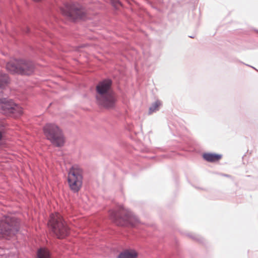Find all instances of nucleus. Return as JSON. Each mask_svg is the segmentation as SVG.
<instances>
[{"instance_id": "nucleus-11", "label": "nucleus", "mask_w": 258, "mask_h": 258, "mask_svg": "<svg viewBox=\"0 0 258 258\" xmlns=\"http://www.w3.org/2000/svg\"><path fill=\"white\" fill-rule=\"evenodd\" d=\"M138 252L132 249H126L121 252L117 258H138Z\"/></svg>"}, {"instance_id": "nucleus-7", "label": "nucleus", "mask_w": 258, "mask_h": 258, "mask_svg": "<svg viewBox=\"0 0 258 258\" xmlns=\"http://www.w3.org/2000/svg\"><path fill=\"white\" fill-rule=\"evenodd\" d=\"M82 171L77 165L73 166L68 173V181L70 188L74 192H78L82 185Z\"/></svg>"}, {"instance_id": "nucleus-12", "label": "nucleus", "mask_w": 258, "mask_h": 258, "mask_svg": "<svg viewBox=\"0 0 258 258\" xmlns=\"http://www.w3.org/2000/svg\"><path fill=\"white\" fill-rule=\"evenodd\" d=\"M9 77L5 73L0 72V88H5L9 83Z\"/></svg>"}, {"instance_id": "nucleus-9", "label": "nucleus", "mask_w": 258, "mask_h": 258, "mask_svg": "<svg viewBox=\"0 0 258 258\" xmlns=\"http://www.w3.org/2000/svg\"><path fill=\"white\" fill-rule=\"evenodd\" d=\"M66 11L67 10H66ZM70 17L74 20L83 19L85 15L86 12L82 8H80L76 6L67 7V12H66V16Z\"/></svg>"}, {"instance_id": "nucleus-2", "label": "nucleus", "mask_w": 258, "mask_h": 258, "mask_svg": "<svg viewBox=\"0 0 258 258\" xmlns=\"http://www.w3.org/2000/svg\"><path fill=\"white\" fill-rule=\"evenodd\" d=\"M6 69L13 74L29 76L34 72V65L29 60L14 59L7 62Z\"/></svg>"}, {"instance_id": "nucleus-4", "label": "nucleus", "mask_w": 258, "mask_h": 258, "mask_svg": "<svg viewBox=\"0 0 258 258\" xmlns=\"http://www.w3.org/2000/svg\"><path fill=\"white\" fill-rule=\"evenodd\" d=\"M19 221L15 217H6L0 221V238L8 239L15 235L19 229Z\"/></svg>"}, {"instance_id": "nucleus-3", "label": "nucleus", "mask_w": 258, "mask_h": 258, "mask_svg": "<svg viewBox=\"0 0 258 258\" xmlns=\"http://www.w3.org/2000/svg\"><path fill=\"white\" fill-rule=\"evenodd\" d=\"M46 139L54 146L60 147L64 143V138L61 130L53 123H47L43 127Z\"/></svg>"}, {"instance_id": "nucleus-14", "label": "nucleus", "mask_w": 258, "mask_h": 258, "mask_svg": "<svg viewBox=\"0 0 258 258\" xmlns=\"http://www.w3.org/2000/svg\"><path fill=\"white\" fill-rule=\"evenodd\" d=\"M162 103L159 100L156 101L154 103H153L152 105L150 106L149 109V114H151L154 112L158 110L160 107L161 106Z\"/></svg>"}, {"instance_id": "nucleus-15", "label": "nucleus", "mask_w": 258, "mask_h": 258, "mask_svg": "<svg viewBox=\"0 0 258 258\" xmlns=\"http://www.w3.org/2000/svg\"><path fill=\"white\" fill-rule=\"evenodd\" d=\"M3 138V132L0 131V141L2 140Z\"/></svg>"}, {"instance_id": "nucleus-10", "label": "nucleus", "mask_w": 258, "mask_h": 258, "mask_svg": "<svg viewBox=\"0 0 258 258\" xmlns=\"http://www.w3.org/2000/svg\"><path fill=\"white\" fill-rule=\"evenodd\" d=\"M222 155L216 153H206L203 154V158L209 162H214L219 161Z\"/></svg>"}, {"instance_id": "nucleus-1", "label": "nucleus", "mask_w": 258, "mask_h": 258, "mask_svg": "<svg viewBox=\"0 0 258 258\" xmlns=\"http://www.w3.org/2000/svg\"><path fill=\"white\" fill-rule=\"evenodd\" d=\"M111 83L110 80H105L96 86L97 103L106 108H113L117 100L115 94L111 90Z\"/></svg>"}, {"instance_id": "nucleus-13", "label": "nucleus", "mask_w": 258, "mask_h": 258, "mask_svg": "<svg viewBox=\"0 0 258 258\" xmlns=\"http://www.w3.org/2000/svg\"><path fill=\"white\" fill-rule=\"evenodd\" d=\"M37 258H50V253L47 249L40 248L37 251Z\"/></svg>"}, {"instance_id": "nucleus-8", "label": "nucleus", "mask_w": 258, "mask_h": 258, "mask_svg": "<svg viewBox=\"0 0 258 258\" xmlns=\"http://www.w3.org/2000/svg\"><path fill=\"white\" fill-rule=\"evenodd\" d=\"M1 108L5 113H13L16 116L20 115L23 112L22 108L12 100H5L1 105Z\"/></svg>"}, {"instance_id": "nucleus-16", "label": "nucleus", "mask_w": 258, "mask_h": 258, "mask_svg": "<svg viewBox=\"0 0 258 258\" xmlns=\"http://www.w3.org/2000/svg\"><path fill=\"white\" fill-rule=\"evenodd\" d=\"M29 32H30V30H29V29L28 28H26V32H26V33H28Z\"/></svg>"}, {"instance_id": "nucleus-6", "label": "nucleus", "mask_w": 258, "mask_h": 258, "mask_svg": "<svg viewBox=\"0 0 258 258\" xmlns=\"http://www.w3.org/2000/svg\"><path fill=\"white\" fill-rule=\"evenodd\" d=\"M63 219L61 216L58 213L51 214L50 219L48 222V225L51 233L58 239H62L64 237V225Z\"/></svg>"}, {"instance_id": "nucleus-5", "label": "nucleus", "mask_w": 258, "mask_h": 258, "mask_svg": "<svg viewBox=\"0 0 258 258\" xmlns=\"http://www.w3.org/2000/svg\"><path fill=\"white\" fill-rule=\"evenodd\" d=\"M110 218L120 226L130 224L135 226L138 222L137 218L133 215L130 211L123 208L120 209L118 213L113 211L110 212Z\"/></svg>"}]
</instances>
